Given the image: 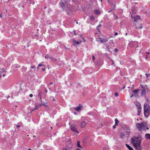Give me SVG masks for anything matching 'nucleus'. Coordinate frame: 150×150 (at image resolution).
I'll return each mask as SVG.
<instances>
[{"label": "nucleus", "instance_id": "f257e3e1", "mask_svg": "<svg viewBox=\"0 0 150 150\" xmlns=\"http://www.w3.org/2000/svg\"><path fill=\"white\" fill-rule=\"evenodd\" d=\"M142 137L139 134L137 136H134L132 137L130 142L138 150L141 149V142Z\"/></svg>", "mask_w": 150, "mask_h": 150}, {"label": "nucleus", "instance_id": "f03ea898", "mask_svg": "<svg viewBox=\"0 0 150 150\" xmlns=\"http://www.w3.org/2000/svg\"><path fill=\"white\" fill-rule=\"evenodd\" d=\"M136 126L137 129L139 131L149 129L146 123L144 122L141 123H137Z\"/></svg>", "mask_w": 150, "mask_h": 150}, {"label": "nucleus", "instance_id": "7ed1b4c3", "mask_svg": "<svg viewBox=\"0 0 150 150\" xmlns=\"http://www.w3.org/2000/svg\"><path fill=\"white\" fill-rule=\"evenodd\" d=\"M144 114L146 117L150 114V107L147 103L144 104Z\"/></svg>", "mask_w": 150, "mask_h": 150}, {"label": "nucleus", "instance_id": "20e7f679", "mask_svg": "<svg viewBox=\"0 0 150 150\" xmlns=\"http://www.w3.org/2000/svg\"><path fill=\"white\" fill-rule=\"evenodd\" d=\"M70 128L72 131L76 132L78 133H79V132L77 130V128L76 125H75L73 124L71 125L70 126Z\"/></svg>", "mask_w": 150, "mask_h": 150}, {"label": "nucleus", "instance_id": "39448f33", "mask_svg": "<svg viewBox=\"0 0 150 150\" xmlns=\"http://www.w3.org/2000/svg\"><path fill=\"white\" fill-rule=\"evenodd\" d=\"M72 40L74 43V45H79L81 42V41L80 40L79 41H76L73 39H72Z\"/></svg>", "mask_w": 150, "mask_h": 150}, {"label": "nucleus", "instance_id": "423d86ee", "mask_svg": "<svg viewBox=\"0 0 150 150\" xmlns=\"http://www.w3.org/2000/svg\"><path fill=\"white\" fill-rule=\"evenodd\" d=\"M120 137L124 139L126 138H127L128 137V136L125 134L123 132L120 135Z\"/></svg>", "mask_w": 150, "mask_h": 150}, {"label": "nucleus", "instance_id": "0eeeda50", "mask_svg": "<svg viewBox=\"0 0 150 150\" xmlns=\"http://www.w3.org/2000/svg\"><path fill=\"white\" fill-rule=\"evenodd\" d=\"M82 108V105L81 104H79V106L74 108V109L77 111H80L81 110Z\"/></svg>", "mask_w": 150, "mask_h": 150}, {"label": "nucleus", "instance_id": "6e6552de", "mask_svg": "<svg viewBox=\"0 0 150 150\" xmlns=\"http://www.w3.org/2000/svg\"><path fill=\"white\" fill-rule=\"evenodd\" d=\"M130 132V130L128 128L127 129H126L125 130L124 132L128 136L129 133Z\"/></svg>", "mask_w": 150, "mask_h": 150}, {"label": "nucleus", "instance_id": "1a4fd4ad", "mask_svg": "<svg viewBox=\"0 0 150 150\" xmlns=\"http://www.w3.org/2000/svg\"><path fill=\"white\" fill-rule=\"evenodd\" d=\"M86 125V123L85 122H82L80 124V127L81 128H83L85 127Z\"/></svg>", "mask_w": 150, "mask_h": 150}, {"label": "nucleus", "instance_id": "9d476101", "mask_svg": "<svg viewBox=\"0 0 150 150\" xmlns=\"http://www.w3.org/2000/svg\"><path fill=\"white\" fill-rule=\"evenodd\" d=\"M140 85L144 90H145V89H146L147 88V86L145 84H141Z\"/></svg>", "mask_w": 150, "mask_h": 150}, {"label": "nucleus", "instance_id": "9b49d317", "mask_svg": "<svg viewBox=\"0 0 150 150\" xmlns=\"http://www.w3.org/2000/svg\"><path fill=\"white\" fill-rule=\"evenodd\" d=\"M145 138L146 139H150V134H145Z\"/></svg>", "mask_w": 150, "mask_h": 150}, {"label": "nucleus", "instance_id": "f8f14e48", "mask_svg": "<svg viewBox=\"0 0 150 150\" xmlns=\"http://www.w3.org/2000/svg\"><path fill=\"white\" fill-rule=\"evenodd\" d=\"M5 75V73L4 72L0 71V77H4Z\"/></svg>", "mask_w": 150, "mask_h": 150}, {"label": "nucleus", "instance_id": "ddd939ff", "mask_svg": "<svg viewBox=\"0 0 150 150\" xmlns=\"http://www.w3.org/2000/svg\"><path fill=\"white\" fill-rule=\"evenodd\" d=\"M126 146L128 148L129 150H134L133 148L127 144H126Z\"/></svg>", "mask_w": 150, "mask_h": 150}, {"label": "nucleus", "instance_id": "4468645a", "mask_svg": "<svg viewBox=\"0 0 150 150\" xmlns=\"http://www.w3.org/2000/svg\"><path fill=\"white\" fill-rule=\"evenodd\" d=\"M42 105V104H39L38 105H36L35 107V108L34 109V110H36L38 108L40 107Z\"/></svg>", "mask_w": 150, "mask_h": 150}, {"label": "nucleus", "instance_id": "2eb2a0df", "mask_svg": "<svg viewBox=\"0 0 150 150\" xmlns=\"http://www.w3.org/2000/svg\"><path fill=\"white\" fill-rule=\"evenodd\" d=\"M100 41L102 42H106L108 41V40L107 39L100 38Z\"/></svg>", "mask_w": 150, "mask_h": 150}, {"label": "nucleus", "instance_id": "dca6fc26", "mask_svg": "<svg viewBox=\"0 0 150 150\" xmlns=\"http://www.w3.org/2000/svg\"><path fill=\"white\" fill-rule=\"evenodd\" d=\"M94 13L96 14H98L100 13V11L98 10H96L94 11Z\"/></svg>", "mask_w": 150, "mask_h": 150}, {"label": "nucleus", "instance_id": "f3484780", "mask_svg": "<svg viewBox=\"0 0 150 150\" xmlns=\"http://www.w3.org/2000/svg\"><path fill=\"white\" fill-rule=\"evenodd\" d=\"M77 146L78 147H80L81 148H82L81 146H80V142L79 141L77 142Z\"/></svg>", "mask_w": 150, "mask_h": 150}, {"label": "nucleus", "instance_id": "a211bd4d", "mask_svg": "<svg viewBox=\"0 0 150 150\" xmlns=\"http://www.w3.org/2000/svg\"><path fill=\"white\" fill-rule=\"evenodd\" d=\"M115 125H117L118 124V121L117 118L115 119Z\"/></svg>", "mask_w": 150, "mask_h": 150}, {"label": "nucleus", "instance_id": "6ab92c4d", "mask_svg": "<svg viewBox=\"0 0 150 150\" xmlns=\"http://www.w3.org/2000/svg\"><path fill=\"white\" fill-rule=\"evenodd\" d=\"M138 109L139 112L138 113V115H139L140 114V112L141 111L142 109H141V108H140L139 107V108H138Z\"/></svg>", "mask_w": 150, "mask_h": 150}, {"label": "nucleus", "instance_id": "aec40b11", "mask_svg": "<svg viewBox=\"0 0 150 150\" xmlns=\"http://www.w3.org/2000/svg\"><path fill=\"white\" fill-rule=\"evenodd\" d=\"M90 19L92 21H93L94 20V17L93 16H91L90 17Z\"/></svg>", "mask_w": 150, "mask_h": 150}, {"label": "nucleus", "instance_id": "412c9836", "mask_svg": "<svg viewBox=\"0 0 150 150\" xmlns=\"http://www.w3.org/2000/svg\"><path fill=\"white\" fill-rule=\"evenodd\" d=\"M101 25L100 23L97 27V29L99 30V28L101 27Z\"/></svg>", "mask_w": 150, "mask_h": 150}, {"label": "nucleus", "instance_id": "4be33fe9", "mask_svg": "<svg viewBox=\"0 0 150 150\" xmlns=\"http://www.w3.org/2000/svg\"><path fill=\"white\" fill-rule=\"evenodd\" d=\"M139 91V90L136 89L133 91V92L135 94L136 93H137V92Z\"/></svg>", "mask_w": 150, "mask_h": 150}, {"label": "nucleus", "instance_id": "5701e85b", "mask_svg": "<svg viewBox=\"0 0 150 150\" xmlns=\"http://www.w3.org/2000/svg\"><path fill=\"white\" fill-rule=\"evenodd\" d=\"M131 18H134V22H137V19H136L135 18H134V17L133 16H132Z\"/></svg>", "mask_w": 150, "mask_h": 150}, {"label": "nucleus", "instance_id": "b1692460", "mask_svg": "<svg viewBox=\"0 0 150 150\" xmlns=\"http://www.w3.org/2000/svg\"><path fill=\"white\" fill-rule=\"evenodd\" d=\"M136 17H137V20L140 19V17L139 16H137Z\"/></svg>", "mask_w": 150, "mask_h": 150}, {"label": "nucleus", "instance_id": "393cba45", "mask_svg": "<svg viewBox=\"0 0 150 150\" xmlns=\"http://www.w3.org/2000/svg\"><path fill=\"white\" fill-rule=\"evenodd\" d=\"M115 96L117 97L118 96V93H115Z\"/></svg>", "mask_w": 150, "mask_h": 150}, {"label": "nucleus", "instance_id": "a878e982", "mask_svg": "<svg viewBox=\"0 0 150 150\" xmlns=\"http://www.w3.org/2000/svg\"><path fill=\"white\" fill-rule=\"evenodd\" d=\"M33 96V95L32 94H30L29 95V96L30 97H32Z\"/></svg>", "mask_w": 150, "mask_h": 150}, {"label": "nucleus", "instance_id": "bb28decb", "mask_svg": "<svg viewBox=\"0 0 150 150\" xmlns=\"http://www.w3.org/2000/svg\"><path fill=\"white\" fill-rule=\"evenodd\" d=\"M82 38L83 39V41L84 42H86V40L85 39L83 38V37H82Z\"/></svg>", "mask_w": 150, "mask_h": 150}, {"label": "nucleus", "instance_id": "cd10ccee", "mask_svg": "<svg viewBox=\"0 0 150 150\" xmlns=\"http://www.w3.org/2000/svg\"><path fill=\"white\" fill-rule=\"evenodd\" d=\"M43 66L42 64H38V66L39 67H40V66Z\"/></svg>", "mask_w": 150, "mask_h": 150}, {"label": "nucleus", "instance_id": "c85d7f7f", "mask_svg": "<svg viewBox=\"0 0 150 150\" xmlns=\"http://www.w3.org/2000/svg\"><path fill=\"white\" fill-rule=\"evenodd\" d=\"M93 60H94V59H95V57L94 56H93Z\"/></svg>", "mask_w": 150, "mask_h": 150}, {"label": "nucleus", "instance_id": "c756f323", "mask_svg": "<svg viewBox=\"0 0 150 150\" xmlns=\"http://www.w3.org/2000/svg\"><path fill=\"white\" fill-rule=\"evenodd\" d=\"M145 75H146V76H147V77H148L149 76V75L148 74H147L146 73L145 74Z\"/></svg>", "mask_w": 150, "mask_h": 150}, {"label": "nucleus", "instance_id": "7c9ffc66", "mask_svg": "<svg viewBox=\"0 0 150 150\" xmlns=\"http://www.w3.org/2000/svg\"><path fill=\"white\" fill-rule=\"evenodd\" d=\"M116 125H115H115H114L113 126V128H114V129L115 128V126H116Z\"/></svg>", "mask_w": 150, "mask_h": 150}, {"label": "nucleus", "instance_id": "2f4dec72", "mask_svg": "<svg viewBox=\"0 0 150 150\" xmlns=\"http://www.w3.org/2000/svg\"><path fill=\"white\" fill-rule=\"evenodd\" d=\"M74 34L75 35H76V34L75 33V30H74Z\"/></svg>", "mask_w": 150, "mask_h": 150}, {"label": "nucleus", "instance_id": "473e14b6", "mask_svg": "<svg viewBox=\"0 0 150 150\" xmlns=\"http://www.w3.org/2000/svg\"><path fill=\"white\" fill-rule=\"evenodd\" d=\"M115 35H118V33H115Z\"/></svg>", "mask_w": 150, "mask_h": 150}, {"label": "nucleus", "instance_id": "72a5a7b5", "mask_svg": "<svg viewBox=\"0 0 150 150\" xmlns=\"http://www.w3.org/2000/svg\"><path fill=\"white\" fill-rule=\"evenodd\" d=\"M34 67H33V66H31V69H33V68H34Z\"/></svg>", "mask_w": 150, "mask_h": 150}, {"label": "nucleus", "instance_id": "f704fd0d", "mask_svg": "<svg viewBox=\"0 0 150 150\" xmlns=\"http://www.w3.org/2000/svg\"><path fill=\"white\" fill-rule=\"evenodd\" d=\"M16 126L17 127H20V126L18 125H17Z\"/></svg>", "mask_w": 150, "mask_h": 150}, {"label": "nucleus", "instance_id": "c9c22d12", "mask_svg": "<svg viewBox=\"0 0 150 150\" xmlns=\"http://www.w3.org/2000/svg\"><path fill=\"white\" fill-rule=\"evenodd\" d=\"M115 51H116V52H117V49H115Z\"/></svg>", "mask_w": 150, "mask_h": 150}, {"label": "nucleus", "instance_id": "e433bc0d", "mask_svg": "<svg viewBox=\"0 0 150 150\" xmlns=\"http://www.w3.org/2000/svg\"><path fill=\"white\" fill-rule=\"evenodd\" d=\"M63 150H67V149H66L64 148V149H63Z\"/></svg>", "mask_w": 150, "mask_h": 150}, {"label": "nucleus", "instance_id": "4c0bfd02", "mask_svg": "<svg viewBox=\"0 0 150 150\" xmlns=\"http://www.w3.org/2000/svg\"><path fill=\"white\" fill-rule=\"evenodd\" d=\"M45 68H43V69H42V71H45Z\"/></svg>", "mask_w": 150, "mask_h": 150}, {"label": "nucleus", "instance_id": "58836bf2", "mask_svg": "<svg viewBox=\"0 0 150 150\" xmlns=\"http://www.w3.org/2000/svg\"><path fill=\"white\" fill-rule=\"evenodd\" d=\"M146 53L148 54H150V52H147Z\"/></svg>", "mask_w": 150, "mask_h": 150}, {"label": "nucleus", "instance_id": "ea45409f", "mask_svg": "<svg viewBox=\"0 0 150 150\" xmlns=\"http://www.w3.org/2000/svg\"><path fill=\"white\" fill-rule=\"evenodd\" d=\"M125 86H124V87H123V89H124V88H125Z\"/></svg>", "mask_w": 150, "mask_h": 150}, {"label": "nucleus", "instance_id": "a19ab883", "mask_svg": "<svg viewBox=\"0 0 150 150\" xmlns=\"http://www.w3.org/2000/svg\"><path fill=\"white\" fill-rule=\"evenodd\" d=\"M28 150H31V149H28Z\"/></svg>", "mask_w": 150, "mask_h": 150}, {"label": "nucleus", "instance_id": "79ce46f5", "mask_svg": "<svg viewBox=\"0 0 150 150\" xmlns=\"http://www.w3.org/2000/svg\"><path fill=\"white\" fill-rule=\"evenodd\" d=\"M0 16V17L1 18L2 17L1 15Z\"/></svg>", "mask_w": 150, "mask_h": 150}, {"label": "nucleus", "instance_id": "37998d69", "mask_svg": "<svg viewBox=\"0 0 150 150\" xmlns=\"http://www.w3.org/2000/svg\"><path fill=\"white\" fill-rule=\"evenodd\" d=\"M9 97V96H8V97H7V98H8Z\"/></svg>", "mask_w": 150, "mask_h": 150}, {"label": "nucleus", "instance_id": "c03bdc74", "mask_svg": "<svg viewBox=\"0 0 150 150\" xmlns=\"http://www.w3.org/2000/svg\"><path fill=\"white\" fill-rule=\"evenodd\" d=\"M108 2H109V0H108Z\"/></svg>", "mask_w": 150, "mask_h": 150}, {"label": "nucleus", "instance_id": "a18cd8bd", "mask_svg": "<svg viewBox=\"0 0 150 150\" xmlns=\"http://www.w3.org/2000/svg\"><path fill=\"white\" fill-rule=\"evenodd\" d=\"M127 35V33H126V35Z\"/></svg>", "mask_w": 150, "mask_h": 150}, {"label": "nucleus", "instance_id": "49530a36", "mask_svg": "<svg viewBox=\"0 0 150 150\" xmlns=\"http://www.w3.org/2000/svg\"><path fill=\"white\" fill-rule=\"evenodd\" d=\"M128 88H130V87H128Z\"/></svg>", "mask_w": 150, "mask_h": 150}, {"label": "nucleus", "instance_id": "de8ad7c7", "mask_svg": "<svg viewBox=\"0 0 150 150\" xmlns=\"http://www.w3.org/2000/svg\"><path fill=\"white\" fill-rule=\"evenodd\" d=\"M132 96H131V98H132Z\"/></svg>", "mask_w": 150, "mask_h": 150}, {"label": "nucleus", "instance_id": "09e8293b", "mask_svg": "<svg viewBox=\"0 0 150 150\" xmlns=\"http://www.w3.org/2000/svg\"><path fill=\"white\" fill-rule=\"evenodd\" d=\"M74 114H76V112H75V113H74Z\"/></svg>", "mask_w": 150, "mask_h": 150}, {"label": "nucleus", "instance_id": "8fccbe9b", "mask_svg": "<svg viewBox=\"0 0 150 150\" xmlns=\"http://www.w3.org/2000/svg\"><path fill=\"white\" fill-rule=\"evenodd\" d=\"M101 0V2H102V0Z\"/></svg>", "mask_w": 150, "mask_h": 150}, {"label": "nucleus", "instance_id": "3c124183", "mask_svg": "<svg viewBox=\"0 0 150 150\" xmlns=\"http://www.w3.org/2000/svg\"><path fill=\"white\" fill-rule=\"evenodd\" d=\"M78 23V22H76V23L77 24Z\"/></svg>", "mask_w": 150, "mask_h": 150}, {"label": "nucleus", "instance_id": "603ef678", "mask_svg": "<svg viewBox=\"0 0 150 150\" xmlns=\"http://www.w3.org/2000/svg\"><path fill=\"white\" fill-rule=\"evenodd\" d=\"M147 58V57H146V59Z\"/></svg>", "mask_w": 150, "mask_h": 150}]
</instances>
